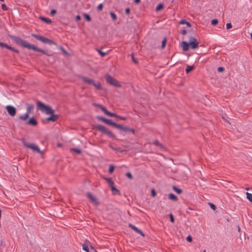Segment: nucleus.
Listing matches in <instances>:
<instances>
[{
    "mask_svg": "<svg viewBox=\"0 0 252 252\" xmlns=\"http://www.w3.org/2000/svg\"><path fill=\"white\" fill-rule=\"evenodd\" d=\"M9 37L16 44L20 45L21 46L27 48L28 49H32L34 51L42 53L43 54L46 55L48 56H52L47 51L39 48L33 45L30 44L26 40L23 39L19 36H15L14 35H9Z\"/></svg>",
    "mask_w": 252,
    "mask_h": 252,
    "instance_id": "1",
    "label": "nucleus"
},
{
    "mask_svg": "<svg viewBox=\"0 0 252 252\" xmlns=\"http://www.w3.org/2000/svg\"><path fill=\"white\" fill-rule=\"evenodd\" d=\"M37 109L40 110L42 112L45 113L47 115H51L50 117L46 118L45 121L47 122H56L59 116L58 115L54 114V111L52 108L47 105H45L40 101L36 102Z\"/></svg>",
    "mask_w": 252,
    "mask_h": 252,
    "instance_id": "2",
    "label": "nucleus"
},
{
    "mask_svg": "<svg viewBox=\"0 0 252 252\" xmlns=\"http://www.w3.org/2000/svg\"><path fill=\"white\" fill-rule=\"evenodd\" d=\"M94 105L99 108L105 115L109 116L110 117H115L116 118H119L122 120H126V118L125 117H122L119 115H118L115 113H113L112 112L108 111L106 108L103 106L102 105L97 103H94Z\"/></svg>",
    "mask_w": 252,
    "mask_h": 252,
    "instance_id": "3",
    "label": "nucleus"
},
{
    "mask_svg": "<svg viewBox=\"0 0 252 252\" xmlns=\"http://www.w3.org/2000/svg\"><path fill=\"white\" fill-rule=\"evenodd\" d=\"M81 79L83 82L88 84V85H91L94 86L96 89L98 90H102L101 84L99 82L96 83L93 79H90L88 77L84 76L81 77Z\"/></svg>",
    "mask_w": 252,
    "mask_h": 252,
    "instance_id": "4",
    "label": "nucleus"
},
{
    "mask_svg": "<svg viewBox=\"0 0 252 252\" xmlns=\"http://www.w3.org/2000/svg\"><path fill=\"white\" fill-rule=\"evenodd\" d=\"M94 128L98 131L101 132L103 134H105L109 137L114 138V134L110 131L106 127L104 126L100 125H97L94 126Z\"/></svg>",
    "mask_w": 252,
    "mask_h": 252,
    "instance_id": "5",
    "label": "nucleus"
},
{
    "mask_svg": "<svg viewBox=\"0 0 252 252\" xmlns=\"http://www.w3.org/2000/svg\"><path fill=\"white\" fill-rule=\"evenodd\" d=\"M32 36L35 38L37 40L40 41L43 43L47 44L49 45L55 44V42L53 40L48 38L45 37L43 36L39 35L38 34L34 33H32Z\"/></svg>",
    "mask_w": 252,
    "mask_h": 252,
    "instance_id": "6",
    "label": "nucleus"
},
{
    "mask_svg": "<svg viewBox=\"0 0 252 252\" xmlns=\"http://www.w3.org/2000/svg\"><path fill=\"white\" fill-rule=\"evenodd\" d=\"M105 78L106 79V82L111 85L117 87H121V85L119 82L114 77L110 76L109 74H106L105 75Z\"/></svg>",
    "mask_w": 252,
    "mask_h": 252,
    "instance_id": "7",
    "label": "nucleus"
},
{
    "mask_svg": "<svg viewBox=\"0 0 252 252\" xmlns=\"http://www.w3.org/2000/svg\"><path fill=\"white\" fill-rule=\"evenodd\" d=\"M21 140H22V142L23 145L26 147L31 149H32L33 151H35L37 153H39V154L42 153V152L41 151V150H40L39 147L38 146H37L36 145H33L32 144H28V143H27L26 142L25 139H24V138L22 139Z\"/></svg>",
    "mask_w": 252,
    "mask_h": 252,
    "instance_id": "8",
    "label": "nucleus"
},
{
    "mask_svg": "<svg viewBox=\"0 0 252 252\" xmlns=\"http://www.w3.org/2000/svg\"><path fill=\"white\" fill-rule=\"evenodd\" d=\"M189 44L190 47L192 49L197 48L199 44V42L197 39L192 36H189Z\"/></svg>",
    "mask_w": 252,
    "mask_h": 252,
    "instance_id": "9",
    "label": "nucleus"
},
{
    "mask_svg": "<svg viewBox=\"0 0 252 252\" xmlns=\"http://www.w3.org/2000/svg\"><path fill=\"white\" fill-rule=\"evenodd\" d=\"M5 108L10 116L11 117L15 116L17 112V110L15 107L9 105L6 106Z\"/></svg>",
    "mask_w": 252,
    "mask_h": 252,
    "instance_id": "10",
    "label": "nucleus"
},
{
    "mask_svg": "<svg viewBox=\"0 0 252 252\" xmlns=\"http://www.w3.org/2000/svg\"><path fill=\"white\" fill-rule=\"evenodd\" d=\"M0 47L5 48L17 54H19L20 53L18 50L15 49L14 48L8 45V44L4 42H0Z\"/></svg>",
    "mask_w": 252,
    "mask_h": 252,
    "instance_id": "11",
    "label": "nucleus"
},
{
    "mask_svg": "<svg viewBox=\"0 0 252 252\" xmlns=\"http://www.w3.org/2000/svg\"><path fill=\"white\" fill-rule=\"evenodd\" d=\"M87 197L91 200V201L95 205L99 204V202L97 199L94 196L91 192H88L87 193Z\"/></svg>",
    "mask_w": 252,
    "mask_h": 252,
    "instance_id": "12",
    "label": "nucleus"
},
{
    "mask_svg": "<svg viewBox=\"0 0 252 252\" xmlns=\"http://www.w3.org/2000/svg\"><path fill=\"white\" fill-rule=\"evenodd\" d=\"M96 119L99 120L103 122L106 124H107L109 126H112L113 122L112 121V120L106 119L102 116H96Z\"/></svg>",
    "mask_w": 252,
    "mask_h": 252,
    "instance_id": "13",
    "label": "nucleus"
},
{
    "mask_svg": "<svg viewBox=\"0 0 252 252\" xmlns=\"http://www.w3.org/2000/svg\"><path fill=\"white\" fill-rule=\"evenodd\" d=\"M128 227L131 228L132 230H133L134 231L136 232L137 233L140 234L142 236H144L145 235L143 233V232L139 229L137 227H136L135 226L133 225L131 223H129L128 224Z\"/></svg>",
    "mask_w": 252,
    "mask_h": 252,
    "instance_id": "14",
    "label": "nucleus"
},
{
    "mask_svg": "<svg viewBox=\"0 0 252 252\" xmlns=\"http://www.w3.org/2000/svg\"><path fill=\"white\" fill-rule=\"evenodd\" d=\"M112 126L116 127V128L120 130L126 131V126H123L120 124H118L116 123L113 122Z\"/></svg>",
    "mask_w": 252,
    "mask_h": 252,
    "instance_id": "15",
    "label": "nucleus"
},
{
    "mask_svg": "<svg viewBox=\"0 0 252 252\" xmlns=\"http://www.w3.org/2000/svg\"><path fill=\"white\" fill-rule=\"evenodd\" d=\"M26 124L32 126H36L37 125V122L34 117H32L28 120Z\"/></svg>",
    "mask_w": 252,
    "mask_h": 252,
    "instance_id": "16",
    "label": "nucleus"
},
{
    "mask_svg": "<svg viewBox=\"0 0 252 252\" xmlns=\"http://www.w3.org/2000/svg\"><path fill=\"white\" fill-rule=\"evenodd\" d=\"M181 46L184 51H187L189 49V42L183 41L182 42Z\"/></svg>",
    "mask_w": 252,
    "mask_h": 252,
    "instance_id": "17",
    "label": "nucleus"
},
{
    "mask_svg": "<svg viewBox=\"0 0 252 252\" xmlns=\"http://www.w3.org/2000/svg\"><path fill=\"white\" fill-rule=\"evenodd\" d=\"M39 19H40L42 21L44 22L47 24H51L52 23V21L50 19L42 16H40L39 17Z\"/></svg>",
    "mask_w": 252,
    "mask_h": 252,
    "instance_id": "18",
    "label": "nucleus"
},
{
    "mask_svg": "<svg viewBox=\"0 0 252 252\" xmlns=\"http://www.w3.org/2000/svg\"><path fill=\"white\" fill-rule=\"evenodd\" d=\"M168 198L169 199L171 200H173V201H177L178 200V198L173 193H169L168 194Z\"/></svg>",
    "mask_w": 252,
    "mask_h": 252,
    "instance_id": "19",
    "label": "nucleus"
},
{
    "mask_svg": "<svg viewBox=\"0 0 252 252\" xmlns=\"http://www.w3.org/2000/svg\"><path fill=\"white\" fill-rule=\"evenodd\" d=\"M172 189L178 194H181L183 192V190L182 189L178 188L176 186H173Z\"/></svg>",
    "mask_w": 252,
    "mask_h": 252,
    "instance_id": "20",
    "label": "nucleus"
},
{
    "mask_svg": "<svg viewBox=\"0 0 252 252\" xmlns=\"http://www.w3.org/2000/svg\"><path fill=\"white\" fill-rule=\"evenodd\" d=\"M195 68V67L193 65L189 66L187 65V67L186 68V72L188 74L189 73L190 71L193 70Z\"/></svg>",
    "mask_w": 252,
    "mask_h": 252,
    "instance_id": "21",
    "label": "nucleus"
},
{
    "mask_svg": "<svg viewBox=\"0 0 252 252\" xmlns=\"http://www.w3.org/2000/svg\"><path fill=\"white\" fill-rule=\"evenodd\" d=\"M29 117V114L28 113H26L24 115H20L19 116V118L21 120H26Z\"/></svg>",
    "mask_w": 252,
    "mask_h": 252,
    "instance_id": "22",
    "label": "nucleus"
},
{
    "mask_svg": "<svg viewBox=\"0 0 252 252\" xmlns=\"http://www.w3.org/2000/svg\"><path fill=\"white\" fill-rule=\"evenodd\" d=\"M103 179H104L109 184V186H111L114 184L113 182L112 181L111 178H109L105 177H103Z\"/></svg>",
    "mask_w": 252,
    "mask_h": 252,
    "instance_id": "23",
    "label": "nucleus"
},
{
    "mask_svg": "<svg viewBox=\"0 0 252 252\" xmlns=\"http://www.w3.org/2000/svg\"><path fill=\"white\" fill-rule=\"evenodd\" d=\"M97 52L101 55V57H104L107 53V52H102L101 49H96Z\"/></svg>",
    "mask_w": 252,
    "mask_h": 252,
    "instance_id": "24",
    "label": "nucleus"
},
{
    "mask_svg": "<svg viewBox=\"0 0 252 252\" xmlns=\"http://www.w3.org/2000/svg\"><path fill=\"white\" fill-rule=\"evenodd\" d=\"M163 4L161 3H159L156 8V10L158 11L163 8Z\"/></svg>",
    "mask_w": 252,
    "mask_h": 252,
    "instance_id": "25",
    "label": "nucleus"
},
{
    "mask_svg": "<svg viewBox=\"0 0 252 252\" xmlns=\"http://www.w3.org/2000/svg\"><path fill=\"white\" fill-rule=\"evenodd\" d=\"M70 151H74V152H76L78 155L81 154L82 153V151L80 149H77V148H71Z\"/></svg>",
    "mask_w": 252,
    "mask_h": 252,
    "instance_id": "26",
    "label": "nucleus"
},
{
    "mask_svg": "<svg viewBox=\"0 0 252 252\" xmlns=\"http://www.w3.org/2000/svg\"><path fill=\"white\" fill-rule=\"evenodd\" d=\"M83 16H84L85 19L88 22H90L91 21V17H90V16L89 14H88L87 13H84Z\"/></svg>",
    "mask_w": 252,
    "mask_h": 252,
    "instance_id": "27",
    "label": "nucleus"
},
{
    "mask_svg": "<svg viewBox=\"0 0 252 252\" xmlns=\"http://www.w3.org/2000/svg\"><path fill=\"white\" fill-rule=\"evenodd\" d=\"M114 168H115L114 165H113V164H110L109 165L108 172L110 174H112L114 170Z\"/></svg>",
    "mask_w": 252,
    "mask_h": 252,
    "instance_id": "28",
    "label": "nucleus"
},
{
    "mask_svg": "<svg viewBox=\"0 0 252 252\" xmlns=\"http://www.w3.org/2000/svg\"><path fill=\"white\" fill-rule=\"evenodd\" d=\"M247 198L252 203V194L248 192H246Z\"/></svg>",
    "mask_w": 252,
    "mask_h": 252,
    "instance_id": "29",
    "label": "nucleus"
},
{
    "mask_svg": "<svg viewBox=\"0 0 252 252\" xmlns=\"http://www.w3.org/2000/svg\"><path fill=\"white\" fill-rule=\"evenodd\" d=\"M34 107L32 105H28V106H27V113H28L29 114V113L31 112V110H33Z\"/></svg>",
    "mask_w": 252,
    "mask_h": 252,
    "instance_id": "30",
    "label": "nucleus"
},
{
    "mask_svg": "<svg viewBox=\"0 0 252 252\" xmlns=\"http://www.w3.org/2000/svg\"><path fill=\"white\" fill-rule=\"evenodd\" d=\"M82 249L84 251H86V252H90V248L88 247L87 245H86L85 244L83 245Z\"/></svg>",
    "mask_w": 252,
    "mask_h": 252,
    "instance_id": "31",
    "label": "nucleus"
},
{
    "mask_svg": "<svg viewBox=\"0 0 252 252\" xmlns=\"http://www.w3.org/2000/svg\"><path fill=\"white\" fill-rule=\"evenodd\" d=\"M110 187L111 188V190L112 191H116V192H119V190H118V189H117L116 188V187L114 186V184H113L112 185L110 186Z\"/></svg>",
    "mask_w": 252,
    "mask_h": 252,
    "instance_id": "32",
    "label": "nucleus"
},
{
    "mask_svg": "<svg viewBox=\"0 0 252 252\" xmlns=\"http://www.w3.org/2000/svg\"><path fill=\"white\" fill-rule=\"evenodd\" d=\"M166 38H164L163 40L162 41V42H161V48L162 49H163L165 46V45H166Z\"/></svg>",
    "mask_w": 252,
    "mask_h": 252,
    "instance_id": "33",
    "label": "nucleus"
},
{
    "mask_svg": "<svg viewBox=\"0 0 252 252\" xmlns=\"http://www.w3.org/2000/svg\"><path fill=\"white\" fill-rule=\"evenodd\" d=\"M154 144L157 146H159L160 147H163V145L162 144H161L158 141V140H155L154 141Z\"/></svg>",
    "mask_w": 252,
    "mask_h": 252,
    "instance_id": "34",
    "label": "nucleus"
},
{
    "mask_svg": "<svg viewBox=\"0 0 252 252\" xmlns=\"http://www.w3.org/2000/svg\"><path fill=\"white\" fill-rule=\"evenodd\" d=\"M218 23V20L216 19H213L211 21V24L213 26H216Z\"/></svg>",
    "mask_w": 252,
    "mask_h": 252,
    "instance_id": "35",
    "label": "nucleus"
},
{
    "mask_svg": "<svg viewBox=\"0 0 252 252\" xmlns=\"http://www.w3.org/2000/svg\"><path fill=\"white\" fill-rule=\"evenodd\" d=\"M110 15H111V18L114 20H116V19H117V16H116V15L113 12H110Z\"/></svg>",
    "mask_w": 252,
    "mask_h": 252,
    "instance_id": "36",
    "label": "nucleus"
},
{
    "mask_svg": "<svg viewBox=\"0 0 252 252\" xmlns=\"http://www.w3.org/2000/svg\"><path fill=\"white\" fill-rule=\"evenodd\" d=\"M209 205L212 210L215 211L217 207L215 204L211 203H209Z\"/></svg>",
    "mask_w": 252,
    "mask_h": 252,
    "instance_id": "37",
    "label": "nucleus"
},
{
    "mask_svg": "<svg viewBox=\"0 0 252 252\" xmlns=\"http://www.w3.org/2000/svg\"><path fill=\"white\" fill-rule=\"evenodd\" d=\"M169 218H170V220L171 222H172V223L174 222V218L173 215L172 213L170 214Z\"/></svg>",
    "mask_w": 252,
    "mask_h": 252,
    "instance_id": "38",
    "label": "nucleus"
},
{
    "mask_svg": "<svg viewBox=\"0 0 252 252\" xmlns=\"http://www.w3.org/2000/svg\"><path fill=\"white\" fill-rule=\"evenodd\" d=\"M128 133H131L132 134H133L134 133V130L133 129H131L127 127V134Z\"/></svg>",
    "mask_w": 252,
    "mask_h": 252,
    "instance_id": "39",
    "label": "nucleus"
},
{
    "mask_svg": "<svg viewBox=\"0 0 252 252\" xmlns=\"http://www.w3.org/2000/svg\"><path fill=\"white\" fill-rule=\"evenodd\" d=\"M131 59H132V62L133 63H134L135 64L138 63V61L133 56V54H132V55H131Z\"/></svg>",
    "mask_w": 252,
    "mask_h": 252,
    "instance_id": "40",
    "label": "nucleus"
},
{
    "mask_svg": "<svg viewBox=\"0 0 252 252\" xmlns=\"http://www.w3.org/2000/svg\"><path fill=\"white\" fill-rule=\"evenodd\" d=\"M156 194H157V192L155 190V189H153L152 190H151V195L153 196V197H155L156 195Z\"/></svg>",
    "mask_w": 252,
    "mask_h": 252,
    "instance_id": "41",
    "label": "nucleus"
},
{
    "mask_svg": "<svg viewBox=\"0 0 252 252\" xmlns=\"http://www.w3.org/2000/svg\"><path fill=\"white\" fill-rule=\"evenodd\" d=\"M103 8V4L100 3L98 5L97 7V9L99 11L101 10Z\"/></svg>",
    "mask_w": 252,
    "mask_h": 252,
    "instance_id": "42",
    "label": "nucleus"
},
{
    "mask_svg": "<svg viewBox=\"0 0 252 252\" xmlns=\"http://www.w3.org/2000/svg\"><path fill=\"white\" fill-rule=\"evenodd\" d=\"M186 240L189 242H191L192 241V237L190 235H189L187 237Z\"/></svg>",
    "mask_w": 252,
    "mask_h": 252,
    "instance_id": "43",
    "label": "nucleus"
},
{
    "mask_svg": "<svg viewBox=\"0 0 252 252\" xmlns=\"http://www.w3.org/2000/svg\"><path fill=\"white\" fill-rule=\"evenodd\" d=\"M1 8H2V10L4 11H6L8 9V7L4 3L2 4L1 5Z\"/></svg>",
    "mask_w": 252,
    "mask_h": 252,
    "instance_id": "44",
    "label": "nucleus"
},
{
    "mask_svg": "<svg viewBox=\"0 0 252 252\" xmlns=\"http://www.w3.org/2000/svg\"><path fill=\"white\" fill-rule=\"evenodd\" d=\"M227 30H229L232 28V25L230 23H228L226 25Z\"/></svg>",
    "mask_w": 252,
    "mask_h": 252,
    "instance_id": "45",
    "label": "nucleus"
},
{
    "mask_svg": "<svg viewBox=\"0 0 252 252\" xmlns=\"http://www.w3.org/2000/svg\"><path fill=\"white\" fill-rule=\"evenodd\" d=\"M224 67H222V66H220L219 67H218L217 68V70L218 72H222L224 70Z\"/></svg>",
    "mask_w": 252,
    "mask_h": 252,
    "instance_id": "46",
    "label": "nucleus"
},
{
    "mask_svg": "<svg viewBox=\"0 0 252 252\" xmlns=\"http://www.w3.org/2000/svg\"><path fill=\"white\" fill-rule=\"evenodd\" d=\"M57 13V11L55 9H52L51 10L50 14L52 16L54 15Z\"/></svg>",
    "mask_w": 252,
    "mask_h": 252,
    "instance_id": "47",
    "label": "nucleus"
},
{
    "mask_svg": "<svg viewBox=\"0 0 252 252\" xmlns=\"http://www.w3.org/2000/svg\"><path fill=\"white\" fill-rule=\"evenodd\" d=\"M90 252H97L92 246L90 248Z\"/></svg>",
    "mask_w": 252,
    "mask_h": 252,
    "instance_id": "48",
    "label": "nucleus"
},
{
    "mask_svg": "<svg viewBox=\"0 0 252 252\" xmlns=\"http://www.w3.org/2000/svg\"><path fill=\"white\" fill-rule=\"evenodd\" d=\"M60 49L63 52V53L64 54H68V53L66 51V50L63 47H61Z\"/></svg>",
    "mask_w": 252,
    "mask_h": 252,
    "instance_id": "49",
    "label": "nucleus"
},
{
    "mask_svg": "<svg viewBox=\"0 0 252 252\" xmlns=\"http://www.w3.org/2000/svg\"><path fill=\"white\" fill-rule=\"evenodd\" d=\"M127 178H128L130 179H132V174L130 172H127Z\"/></svg>",
    "mask_w": 252,
    "mask_h": 252,
    "instance_id": "50",
    "label": "nucleus"
},
{
    "mask_svg": "<svg viewBox=\"0 0 252 252\" xmlns=\"http://www.w3.org/2000/svg\"><path fill=\"white\" fill-rule=\"evenodd\" d=\"M186 22H187V21L185 20H181L179 22V24L181 25H184V24H186Z\"/></svg>",
    "mask_w": 252,
    "mask_h": 252,
    "instance_id": "51",
    "label": "nucleus"
},
{
    "mask_svg": "<svg viewBox=\"0 0 252 252\" xmlns=\"http://www.w3.org/2000/svg\"><path fill=\"white\" fill-rule=\"evenodd\" d=\"M80 20H81V16L80 15H78L75 17V20L76 21H80Z\"/></svg>",
    "mask_w": 252,
    "mask_h": 252,
    "instance_id": "52",
    "label": "nucleus"
},
{
    "mask_svg": "<svg viewBox=\"0 0 252 252\" xmlns=\"http://www.w3.org/2000/svg\"><path fill=\"white\" fill-rule=\"evenodd\" d=\"M181 33L183 34V35H185L187 33V31L185 30V29H183V30L181 31Z\"/></svg>",
    "mask_w": 252,
    "mask_h": 252,
    "instance_id": "53",
    "label": "nucleus"
},
{
    "mask_svg": "<svg viewBox=\"0 0 252 252\" xmlns=\"http://www.w3.org/2000/svg\"><path fill=\"white\" fill-rule=\"evenodd\" d=\"M140 0H134V2L136 4H138L140 2Z\"/></svg>",
    "mask_w": 252,
    "mask_h": 252,
    "instance_id": "54",
    "label": "nucleus"
},
{
    "mask_svg": "<svg viewBox=\"0 0 252 252\" xmlns=\"http://www.w3.org/2000/svg\"><path fill=\"white\" fill-rule=\"evenodd\" d=\"M186 24L187 25V26L188 27H191V24L190 23L188 22L187 21Z\"/></svg>",
    "mask_w": 252,
    "mask_h": 252,
    "instance_id": "55",
    "label": "nucleus"
},
{
    "mask_svg": "<svg viewBox=\"0 0 252 252\" xmlns=\"http://www.w3.org/2000/svg\"><path fill=\"white\" fill-rule=\"evenodd\" d=\"M130 12V9L127 7V14H128Z\"/></svg>",
    "mask_w": 252,
    "mask_h": 252,
    "instance_id": "56",
    "label": "nucleus"
},
{
    "mask_svg": "<svg viewBox=\"0 0 252 252\" xmlns=\"http://www.w3.org/2000/svg\"><path fill=\"white\" fill-rule=\"evenodd\" d=\"M237 227H238V231L240 232V226L239 225H238Z\"/></svg>",
    "mask_w": 252,
    "mask_h": 252,
    "instance_id": "57",
    "label": "nucleus"
},
{
    "mask_svg": "<svg viewBox=\"0 0 252 252\" xmlns=\"http://www.w3.org/2000/svg\"><path fill=\"white\" fill-rule=\"evenodd\" d=\"M245 189H246V190H249V188H246Z\"/></svg>",
    "mask_w": 252,
    "mask_h": 252,
    "instance_id": "58",
    "label": "nucleus"
},
{
    "mask_svg": "<svg viewBox=\"0 0 252 252\" xmlns=\"http://www.w3.org/2000/svg\"><path fill=\"white\" fill-rule=\"evenodd\" d=\"M58 146L59 147H61V144H58Z\"/></svg>",
    "mask_w": 252,
    "mask_h": 252,
    "instance_id": "59",
    "label": "nucleus"
},
{
    "mask_svg": "<svg viewBox=\"0 0 252 252\" xmlns=\"http://www.w3.org/2000/svg\"><path fill=\"white\" fill-rule=\"evenodd\" d=\"M3 243V242H2V241H1V243H0L1 246H2V245H3V243Z\"/></svg>",
    "mask_w": 252,
    "mask_h": 252,
    "instance_id": "60",
    "label": "nucleus"
},
{
    "mask_svg": "<svg viewBox=\"0 0 252 252\" xmlns=\"http://www.w3.org/2000/svg\"><path fill=\"white\" fill-rule=\"evenodd\" d=\"M126 9H125V13H126Z\"/></svg>",
    "mask_w": 252,
    "mask_h": 252,
    "instance_id": "61",
    "label": "nucleus"
},
{
    "mask_svg": "<svg viewBox=\"0 0 252 252\" xmlns=\"http://www.w3.org/2000/svg\"><path fill=\"white\" fill-rule=\"evenodd\" d=\"M1 1H3L4 0H0Z\"/></svg>",
    "mask_w": 252,
    "mask_h": 252,
    "instance_id": "62",
    "label": "nucleus"
},
{
    "mask_svg": "<svg viewBox=\"0 0 252 252\" xmlns=\"http://www.w3.org/2000/svg\"><path fill=\"white\" fill-rule=\"evenodd\" d=\"M203 252H206V251H205V250H204V251H203Z\"/></svg>",
    "mask_w": 252,
    "mask_h": 252,
    "instance_id": "63",
    "label": "nucleus"
}]
</instances>
